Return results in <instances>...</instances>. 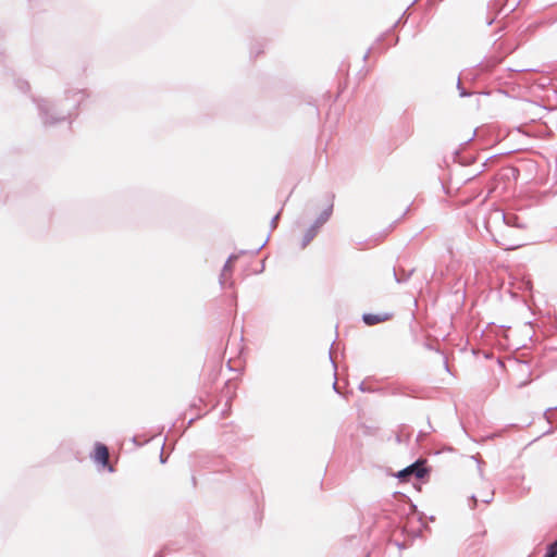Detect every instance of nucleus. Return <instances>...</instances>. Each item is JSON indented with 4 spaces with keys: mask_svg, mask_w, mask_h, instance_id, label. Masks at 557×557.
Instances as JSON below:
<instances>
[{
    "mask_svg": "<svg viewBox=\"0 0 557 557\" xmlns=\"http://www.w3.org/2000/svg\"><path fill=\"white\" fill-rule=\"evenodd\" d=\"M317 233H318L317 226L310 227L305 235V240H304L302 246L304 247L307 246L313 239V237L317 235Z\"/></svg>",
    "mask_w": 557,
    "mask_h": 557,
    "instance_id": "obj_4",
    "label": "nucleus"
},
{
    "mask_svg": "<svg viewBox=\"0 0 557 557\" xmlns=\"http://www.w3.org/2000/svg\"><path fill=\"white\" fill-rule=\"evenodd\" d=\"M424 460H418L413 465L407 467L405 470L399 472V476L404 478L409 474H414L417 478L421 479L425 475L426 469L424 468Z\"/></svg>",
    "mask_w": 557,
    "mask_h": 557,
    "instance_id": "obj_1",
    "label": "nucleus"
},
{
    "mask_svg": "<svg viewBox=\"0 0 557 557\" xmlns=\"http://www.w3.org/2000/svg\"><path fill=\"white\" fill-rule=\"evenodd\" d=\"M94 459H95V461L101 463L103 467L108 466V463H109L108 447L103 444H98L95 448Z\"/></svg>",
    "mask_w": 557,
    "mask_h": 557,
    "instance_id": "obj_3",
    "label": "nucleus"
},
{
    "mask_svg": "<svg viewBox=\"0 0 557 557\" xmlns=\"http://www.w3.org/2000/svg\"><path fill=\"white\" fill-rule=\"evenodd\" d=\"M544 557H557V541L548 546L547 553Z\"/></svg>",
    "mask_w": 557,
    "mask_h": 557,
    "instance_id": "obj_5",
    "label": "nucleus"
},
{
    "mask_svg": "<svg viewBox=\"0 0 557 557\" xmlns=\"http://www.w3.org/2000/svg\"><path fill=\"white\" fill-rule=\"evenodd\" d=\"M393 318L392 313L388 312H380V313H366L362 317L363 322L369 325H375L379 323H383L389 321Z\"/></svg>",
    "mask_w": 557,
    "mask_h": 557,
    "instance_id": "obj_2",
    "label": "nucleus"
}]
</instances>
